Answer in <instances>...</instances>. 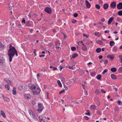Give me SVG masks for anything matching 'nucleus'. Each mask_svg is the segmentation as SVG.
I'll use <instances>...</instances> for the list:
<instances>
[{"instance_id":"obj_1","label":"nucleus","mask_w":122,"mask_h":122,"mask_svg":"<svg viewBox=\"0 0 122 122\" xmlns=\"http://www.w3.org/2000/svg\"><path fill=\"white\" fill-rule=\"evenodd\" d=\"M9 49L8 51V55L9 56V61L11 62L12 61V59L14 56V52L16 50L15 47L13 46L10 45L9 46Z\"/></svg>"},{"instance_id":"obj_2","label":"nucleus","mask_w":122,"mask_h":122,"mask_svg":"<svg viewBox=\"0 0 122 122\" xmlns=\"http://www.w3.org/2000/svg\"><path fill=\"white\" fill-rule=\"evenodd\" d=\"M40 89L39 87L35 88L34 90L32 91L34 95L40 93Z\"/></svg>"},{"instance_id":"obj_3","label":"nucleus","mask_w":122,"mask_h":122,"mask_svg":"<svg viewBox=\"0 0 122 122\" xmlns=\"http://www.w3.org/2000/svg\"><path fill=\"white\" fill-rule=\"evenodd\" d=\"M38 106L39 109H37V110L38 112H40L42 111L44 107L43 104L41 103H38Z\"/></svg>"},{"instance_id":"obj_4","label":"nucleus","mask_w":122,"mask_h":122,"mask_svg":"<svg viewBox=\"0 0 122 122\" xmlns=\"http://www.w3.org/2000/svg\"><path fill=\"white\" fill-rule=\"evenodd\" d=\"M36 86L34 85L30 84L28 85V87L30 89H31L32 91L34 90V89L35 88Z\"/></svg>"},{"instance_id":"obj_5","label":"nucleus","mask_w":122,"mask_h":122,"mask_svg":"<svg viewBox=\"0 0 122 122\" xmlns=\"http://www.w3.org/2000/svg\"><path fill=\"white\" fill-rule=\"evenodd\" d=\"M45 11L47 13L51 14V9L48 7H47L45 9Z\"/></svg>"},{"instance_id":"obj_6","label":"nucleus","mask_w":122,"mask_h":122,"mask_svg":"<svg viewBox=\"0 0 122 122\" xmlns=\"http://www.w3.org/2000/svg\"><path fill=\"white\" fill-rule=\"evenodd\" d=\"M116 4L115 2H112L110 5L111 7L113 8H115L116 6Z\"/></svg>"},{"instance_id":"obj_7","label":"nucleus","mask_w":122,"mask_h":122,"mask_svg":"<svg viewBox=\"0 0 122 122\" xmlns=\"http://www.w3.org/2000/svg\"><path fill=\"white\" fill-rule=\"evenodd\" d=\"M117 7L119 10L122 9V3L120 2L117 5Z\"/></svg>"},{"instance_id":"obj_8","label":"nucleus","mask_w":122,"mask_h":122,"mask_svg":"<svg viewBox=\"0 0 122 122\" xmlns=\"http://www.w3.org/2000/svg\"><path fill=\"white\" fill-rule=\"evenodd\" d=\"M83 46L81 47L82 49L84 51H87V48L86 45H84L83 43L82 44Z\"/></svg>"},{"instance_id":"obj_9","label":"nucleus","mask_w":122,"mask_h":122,"mask_svg":"<svg viewBox=\"0 0 122 122\" xmlns=\"http://www.w3.org/2000/svg\"><path fill=\"white\" fill-rule=\"evenodd\" d=\"M111 77L112 79L116 80L117 79V76L114 74H111Z\"/></svg>"},{"instance_id":"obj_10","label":"nucleus","mask_w":122,"mask_h":122,"mask_svg":"<svg viewBox=\"0 0 122 122\" xmlns=\"http://www.w3.org/2000/svg\"><path fill=\"white\" fill-rule=\"evenodd\" d=\"M26 26L28 27H30L31 26V24L30 23V21L29 20H28L25 23Z\"/></svg>"},{"instance_id":"obj_11","label":"nucleus","mask_w":122,"mask_h":122,"mask_svg":"<svg viewBox=\"0 0 122 122\" xmlns=\"http://www.w3.org/2000/svg\"><path fill=\"white\" fill-rule=\"evenodd\" d=\"M109 7V5L108 4L106 3L104 5L103 8L104 10L107 9Z\"/></svg>"},{"instance_id":"obj_12","label":"nucleus","mask_w":122,"mask_h":122,"mask_svg":"<svg viewBox=\"0 0 122 122\" xmlns=\"http://www.w3.org/2000/svg\"><path fill=\"white\" fill-rule=\"evenodd\" d=\"M114 19V18L113 17H111L108 20V23L109 25H110L111 24L112 22Z\"/></svg>"},{"instance_id":"obj_13","label":"nucleus","mask_w":122,"mask_h":122,"mask_svg":"<svg viewBox=\"0 0 122 122\" xmlns=\"http://www.w3.org/2000/svg\"><path fill=\"white\" fill-rule=\"evenodd\" d=\"M96 43L100 45H102L103 44V42L102 41L100 40H98L96 41Z\"/></svg>"},{"instance_id":"obj_14","label":"nucleus","mask_w":122,"mask_h":122,"mask_svg":"<svg viewBox=\"0 0 122 122\" xmlns=\"http://www.w3.org/2000/svg\"><path fill=\"white\" fill-rule=\"evenodd\" d=\"M107 58H110L111 60H112L113 59L114 56L113 55H109L107 56Z\"/></svg>"},{"instance_id":"obj_15","label":"nucleus","mask_w":122,"mask_h":122,"mask_svg":"<svg viewBox=\"0 0 122 122\" xmlns=\"http://www.w3.org/2000/svg\"><path fill=\"white\" fill-rule=\"evenodd\" d=\"M25 98L27 99H30V94H26L25 96Z\"/></svg>"},{"instance_id":"obj_16","label":"nucleus","mask_w":122,"mask_h":122,"mask_svg":"<svg viewBox=\"0 0 122 122\" xmlns=\"http://www.w3.org/2000/svg\"><path fill=\"white\" fill-rule=\"evenodd\" d=\"M86 7L88 8H89L91 6L90 4L89 3L87 0L86 1Z\"/></svg>"},{"instance_id":"obj_17","label":"nucleus","mask_w":122,"mask_h":122,"mask_svg":"<svg viewBox=\"0 0 122 122\" xmlns=\"http://www.w3.org/2000/svg\"><path fill=\"white\" fill-rule=\"evenodd\" d=\"M30 115V116L33 117L36 121L37 120L34 113H33L32 114H31Z\"/></svg>"},{"instance_id":"obj_18","label":"nucleus","mask_w":122,"mask_h":122,"mask_svg":"<svg viewBox=\"0 0 122 122\" xmlns=\"http://www.w3.org/2000/svg\"><path fill=\"white\" fill-rule=\"evenodd\" d=\"M45 118H46L43 117L42 114L41 115H40L39 116V118L40 120L45 119Z\"/></svg>"},{"instance_id":"obj_19","label":"nucleus","mask_w":122,"mask_h":122,"mask_svg":"<svg viewBox=\"0 0 122 122\" xmlns=\"http://www.w3.org/2000/svg\"><path fill=\"white\" fill-rule=\"evenodd\" d=\"M1 114L2 115L3 117L5 118L6 117V116L5 114V113L3 112V111H1Z\"/></svg>"},{"instance_id":"obj_20","label":"nucleus","mask_w":122,"mask_h":122,"mask_svg":"<svg viewBox=\"0 0 122 122\" xmlns=\"http://www.w3.org/2000/svg\"><path fill=\"white\" fill-rule=\"evenodd\" d=\"M96 108V106L94 105H92L91 106V109L93 110L95 109Z\"/></svg>"},{"instance_id":"obj_21","label":"nucleus","mask_w":122,"mask_h":122,"mask_svg":"<svg viewBox=\"0 0 122 122\" xmlns=\"http://www.w3.org/2000/svg\"><path fill=\"white\" fill-rule=\"evenodd\" d=\"M4 80L7 83V84L9 85H10L11 84V81L9 80H7L6 79H5Z\"/></svg>"},{"instance_id":"obj_22","label":"nucleus","mask_w":122,"mask_h":122,"mask_svg":"<svg viewBox=\"0 0 122 122\" xmlns=\"http://www.w3.org/2000/svg\"><path fill=\"white\" fill-rule=\"evenodd\" d=\"M100 92L99 90L97 89H96V91L95 92V93L96 95L99 94Z\"/></svg>"},{"instance_id":"obj_23","label":"nucleus","mask_w":122,"mask_h":122,"mask_svg":"<svg viewBox=\"0 0 122 122\" xmlns=\"http://www.w3.org/2000/svg\"><path fill=\"white\" fill-rule=\"evenodd\" d=\"M115 42L113 41H111L110 42V45L111 46H112L115 45Z\"/></svg>"},{"instance_id":"obj_24","label":"nucleus","mask_w":122,"mask_h":122,"mask_svg":"<svg viewBox=\"0 0 122 122\" xmlns=\"http://www.w3.org/2000/svg\"><path fill=\"white\" fill-rule=\"evenodd\" d=\"M3 98L4 100L6 102H9L10 101V100L9 98L7 97H3Z\"/></svg>"},{"instance_id":"obj_25","label":"nucleus","mask_w":122,"mask_h":122,"mask_svg":"<svg viewBox=\"0 0 122 122\" xmlns=\"http://www.w3.org/2000/svg\"><path fill=\"white\" fill-rule=\"evenodd\" d=\"M111 70L112 72H115L116 71L117 69L115 67H113L111 69Z\"/></svg>"},{"instance_id":"obj_26","label":"nucleus","mask_w":122,"mask_h":122,"mask_svg":"<svg viewBox=\"0 0 122 122\" xmlns=\"http://www.w3.org/2000/svg\"><path fill=\"white\" fill-rule=\"evenodd\" d=\"M78 56V55L77 54L74 53V54L72 55V58H74Z\"/></svg>"},{"instance_id":"obj_27","label":"nucleus","mask_w":122,"mask_h":122,"mask_svg":"<svg viewBox=\"0 0 122 122\" xmlns=\"http://www.w3.org/2000/svg\"><path fill=\"white\" fill-rule=\"evenodd\" d=\"M16 93L15 88V87H14L12 90V93L13 95H15L16 94Z\"/></svg>"},{"instance_id":"obj_28","label":"nucleus","mask_w":122,"mask_h":122,"mask_svg":"<svg viewBox=\"0 0 122 122\" xmlns=\"http://www.w3.org/2000/svg\"><path fill=\"white\" fill-rule=\"evenodd\" d=\"M5 47V46L4 45H3L2 43L0 42V48L3 49Z\"/></svg>"},{"instance_id":"obj_29","label":"nucleus","mask_w":122,"mask_h":122,"mask_svg":"<svg viewBox=\"0 0 122 122\" xmlns=\"http://www.w3.org/2000/svg\"><path fill=\"white\" fill-rule=\"evenodd\" d=\"M23 86L22 85H21V86H19L18 87L19 90L20 91L23 90Z\"/></svg>"},{"instance_id":"obj_30","label":"nucleus","mask_w":122,"mask_h":122,"mask_svg":"<svg viewBox=\"0 0 122 122\" xmlns=\"http://www.w3.org/2000/svg\"><path fill=\"white\" fill-rule=\"evenodd\" d=\"M101 75H98L97 76V78L98 80H100L101 78Z\"/></svg>"},{"instance_id":"obj_31","label":"nucleus","mask_w":122,"mask_h":122,"mask_svg":"<svg viewBox=\"0 0 122 122\" xmlns=\"http://www.w3.org/2000/svg\"><path fill=\"white\" fill-rule=\"evenodd\" d=\"M101 51V49L100 48H97L96 50V51L98 53H100Z\"/></svg>"},{"instance_id":"obj_32","label":"nucleus","mask_w":122,"mask_h":122,"mask_svg":"<svg viewBox=\"0 0 122 122\" xmlns=\"http://www.w3.org/2000/svg\"><path fill=\"white\" fill-rule=\"evenodd\" d=\"M117 46H115L113 47V50L115 52H116L117 50Z\"/></svg>"},{"instance_id":"obj_33","label":"nucleus","mask_w":122,"mask_h":122,"mask_svg":"<svg viewBox=\"0 0 122 122\" xmlns=\"http://www.w3.org/2000/svg\"><path fill=\"white\" fill-rule=\"evenodd\" d=\"M95 6V7L97 9H100V7L98 5H96Z\"/></svg>"},{"instance_id":"obj_34","label":"nucleus","mask_w":122,"mask_h":122,"mask_svg":"<svg viewBox=\"0 0 122 122\" xmlns=\"http://www.w3.org/2000/svg\"><path fill=\"white\" fill-rule=\"evenodd\" d=\"M117 14L119 15H122V10L118 11L117 12Z\"/></svg>"},{"instance_id":"obj_35","label":"nucleus","mask_w":122,"mask_h":122,"mask_svg":"<svg viewBox=\"0 0 122 122\" xmlns=\"http://www.w3.org/2000/svg\"><path fill=\"white\" fill-rule=\"evenodd\" d=\"M114 110L115 111H119V107H115L114 108Z\"/></svg>"},{"instance_id":"obj_36","label":"nucleus","mask_w":122,"mask_h":122,"mask_svg":"<svg viewBox=\"0 0 122 122\" xmlns=\"http://www.w3.org/2000/svg\"><path fill=\"white\" fill-rule=\"evenodd\" d=\"M90 75L92 76H95L96 75V73L95 72H93L91 73Z\"/></svg>"},{"instance_id":"obj_37","label":"nucleus","mask_w":122,"mask_h":122,"mask_svg":"<svg viewBox=\"0 0 122 122\" xmlns=\"http://www.w3.org/2000/svg\"><path fill=\"white\" fill-rule=\"evenodd\" d=\"M57 83L58 84L59 86L60 87L62 86V85L61 82L59 80H58L57 81Z\"/></svg>"},{"instance_id":"obj_38","label":"nucleus","mask_w":122,"mask_h":122,"mask_svg":"<svg viewBox=\"0 0 122 122\" xmlns=\"http://www.w3.org/2000/svg\"><path fill=\"white\" fill-rule=\"evenodd\" d=\"M55 44L56 45H57L58 44H60V42L59 40H57L55 42Z\"/></svg>"},{"instance_id":"obj_39","label":"nucleus","mask_w":122,"mask_h":122,"mask_svg":"<svg viewBox=\"0 0 122 122\" xmlns=\"http://www.w3.org/2000/svg\"><path fill=\"white\" fill-rule=\"evenodd\" d=\"M71 49L72 51H74L76 50V48L75 47H72L71 48Z\"/></svg>"},{"instance_id":"obj_40","label":"nucleus","mask_w":122,"mask_h":122,"mask_svg":"<svg viewBox=\"0 0 122 122\" xmlns=\"http://www.w3.org/2000/svg\"><path fill=\"white\" fill-rule=\"evenodd\" d=\"M5 61V60L4 59L1 60L0 59V64L2 63Z\"/></svg>"},{"instance_id":"obj_41","label":"nucleus","mask_w":122,"mask_h":122,"mask_svg":"<svg viewBox=\"0 0 122 122\" xmlns=\"http://www.w3.org/2000/svg\"><path fill=\"white\" fill-rule=\"evenodd\" d=\"M117 103L119 105H122V102L120 101H119L117 102Z\"/></svg>"},{"instance_id":"obj_42","label":"nucleus","mask_w":122,"mask_h":122,"mask_svg":"<svg viewBox=\"0 0 122 122\" xmlns=\"http://www.w3.org/2000/svg\"><path fill=\"white\" fill-rule=\"evenodd\" d=\"M118 71L120 72H122V66L119 68Z\"/></svg>"},{"instance_id":"obj_43","label":"nucleus","mask_w":122,"mask_h":122,"mask_svg":"<svg viewBox=\"0 0 122 122\" xmlns=\"http://www.w3.org/2000/svg\"><path fill=\"white\" fill-rule=\"evenodd\" d=\"M94 34L96 35L97 36H99L100 35V34L98 32H96L94 33Z\"/></svg>"},{"instance_id":"obj_44","label":"nucleus","mask_w":122,"mask_h":122,"mask_svg":"<svg viewBox=\"0 0 122 122\" xmlns=\"http://www.w3.org/2000/svg\"><path fill=\"white\" fill-rule=\"evenodd\" d=\"M67 98L68 99H70L71 100L72 99L71 97L69 95L67 96Z\"/></svg>"},{"instance_id":"obj_45","label":"nucleus","mask_w":122,"mask_h":122,"mask_svg":"<svg viewBox=\"0 0 122 122\" xmlns=\"http://www.w3.org/2000/svg\"><path fill=\"white\" fill-rule=\"evenodd\" d=\"M119 57L120 59L121 60V62L122 63V55L119 56Z\"/></svg>"},{"instance_id":"obj_46","label":"nucleus","mask_w":122,"mask_h":122,"mask_svg":"<svg viewBox=\"0 0 122 122\" xmlns=\"http://www.w3.org/2000/svg\"><path fill=\"white\" fill-rule=\"evenodd\" d=\"M5 87L8 90H9V89L10 86L8 85H5Z\"/></svg>"},{"instance_id":"obj_47","label":"nucleus","mask_w":122,"mask_h":122,"mask_svg":"<svg viewBox=\"0 0 122 122\" xmlns=\"http://www.w3.org/2000/svg\"><path fill=\"white\" fill-rule=\"evenodd\" d=\"M108 71V70L107 69H106L102 73V74H104L105 73H106Z\"/></svg>"},{"instance_id":"obj_48","label":"nucleus","mask_w":122,"mask_h":122,"mask_svg":"<svg viewBox=\"0 0 122 122\" xmlns=\"http://www.w3.org/2000/svg\"><path fill=\"white\" fill-rule=\"evenodd\" d=\"M97 114L99 115H100L102 114L101 113L100 111L98 110L97 111Z\"/></svg>"},{"instance_id":"obj_49","label":"nucleus","mask_w":122,"mask_h":122,"mask_svg":"<svg viewBox=\"0 0 122 122\" xmlns=\"http://www.w3.org/2000/svg\"><path fill=\"white\" fill-rule=\"evenodd\" d=\"M14 55L15 54L17 56H18L17 52L16 50H15V51H14Z\"/></svg>"},{"instance_id":"obj_50","label":"nucleus","mask_w":122,"mask_h":122,"mask_svg":"<svg viewBox=\"0 0 122 122\" xmlns=\"http://www.w3.org/2000/svg\"><path fill=\"white\" fill-rule=\"evenodd\" d=\"M78 14L76 13H75L74 14L73 16L75 17H76L78 16Z\"/></svg>"},{"instance_id":"obj_51","label":"nucleus","mask_w":122,"mask_h":122,"mask_svg":"<svg viewBox=\"0 0 122 122\" xmlns=\"http://www.w3.org/2000/svg\"><path fill=\"white\" fill-rule=\"evenodd\" d=\"M28 112H29V113L30 114V115L31 114H32L33 112H32V111H31V110L29 109L28 110Z\"/></svg>"},{"instance_id":"obj_52","label":"nucleus","mask_w":122,"mask_h":122,"mask_svg":"<svg viewBox=\"0 0 122 122\" xmlns=\"http://www.w3.org/2000/svg\"><path fill=\"white\" fill-rule=\"evenodd\" d=\"M22 23H24V24H25L26 22L24 18H23L22 21Z\"/></svg>"},{"instance_id":"obj_53","label":"nucleus","mask_w":122,"mask_h":122,"mask_svg":"<svg viewBox=\"0 0 122 122\" xmlns=\"http://www.w3.org/2000/svg\"><path fill=\"white\" fill-rule=\"evenodd\" d=\"M36 102L35 101H33L31 102L32 104L33 105H34L36 104Z\"/></svg>"},{"instance_id":"obj_54","label":"nucleus","mask_w":122,"mask_h":122,"mask_svg":"<svg viewBox=\"0 0 122 122\" xmlns=\"http://www.w3.org/2000/svg\"><path fill=\"white\" fill-rule=\"evenodd\" d=\"M64 87L65 88V90H67L68 89V87L66 86L65 85H64Z\"/></svg>"},{"instance_id":"obj_55","label":"nucleus","mask_w":122,"mask_h":122,"mask_svg":"<svg viewBox=\"0 0 122 122\" xmlns=\"http://www.w3.org/2000/svg\"><path fill=\"white\" fill-rule=\"evenodd\" d=\"M98 3L99 4H102L103 2V1L102 0H100L98 1Z\"/></svg>"},{"instance_id":"obj_56","label":"nucleus","mask_w":122,"mask_h":122,"mask_svg":"<svg viewBox=\"0 0 122 122\" xmlns=\"http://www.w3.org/2000/svg\"><path fill=\"white\" fill-rule=\"evenodd\" d=\"M65 90H61L59 92V94H61L65 92Z\"/></svg>"},{"instance_id":"obj_57","label":"nucleus","mask_w":122,"mask_h":122,"mask_svg":"<svg viewBox=\"0 0 122 122\" xmlns=\"http://www.w3.org/2000/svg\"><path fill=\"white\" fill-rule=\"evenodd\" d=\"M108 61L107 60H105L104 62V63L105 64H106L108 63Z\"/></svg>"},{"instance_id":"obj_58","label":"nucleus","mask_w":122,"mask_h":122,"mask_svg":"<svg viewBox=\"0 0 122 122\" xmlns=\"http://www.w3.org/2000/svg\"><path fill=\"white\" fill-rule=\"evenodd\" d=\"M84 118L86 120H88L89 118L87 116H85L84 117Z\"/></svg>"},{"instance_id":"obj_59","label":"nucleus","mask_w":122,"mask_h":122,"mask_svg":"<svg viewBox=\"0 0 122 122\" xmlns=\"http://www.w3.org/2000/svg\"><path fill=\"white\" fill-rule=\"evenodd\" d=\"M69 68L73 70L74 69L73 66H69Z\"/></svg>"},{"instance_id":"obj_60","label":"nucleus","mask_w":122,"mask_h":122,"mask_svg":"<svg viewBox=\"0 0 122 122\" xmlns=\"http://www.w3.org/2000/svg\"><path fill=\"white\" fill-rule=\"evenodd\" d=\"M76 21V20H72V22L73 23H75V22Z\"/></svg>"},{"instance_id":"obj_61","label":"nucleus","mask_w":122,"mask_h":122,"mask_svg":"<svg viewBox=\"0 0 122 122\" xmlns=\"http://www.w3.org/2000/svg\"><path fill=\"white\" fill-rule=\"evenodd\" d=\"M85 114L88 115H90V112H88L87 113H86Z\"/></svg>"},{"instance_id":"obj_62","label":"nucleus","mask_w":122,"mask_h":122,"mask_svg":"<svg viewBox=\"0 0 122 122\" xmlns=\"http://www.w3.org/2000/svg\"><path fill=\"white\" fill-rule=\"evenodd\" d=\"M109 30H106L105 31L104 33H108L109 32Z\"/></svg>"},{"instance_id":"obj_63","label":"nucleus","mask_w":122,"mask_h":122,"mask_svg":"<svg viewBox=\"0 0 122 122\" xmlns=\"http://www.w3.org/2000/svg\"><path fill=\"white\" fill-rule=\"evenodd\" d=\"M102 56L101 55H100L98 56V58L100 59H101L102 58Z\"/></svg>"},{"instance_id":"obj_64","label":"nucleus","mask_w":122,"mask_h":122,"mask_svg":"<svg viewBox=\"0 0 122 122\" xmlns=\"http://www.w3.org/2000/svg\"><path fill=\"white\" fill-rule=\"evenodd\" d=\"M45 119L43 120H40V121L41 122H45Z\"/></svg>"}]
</instances>
